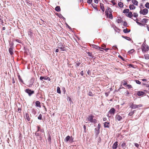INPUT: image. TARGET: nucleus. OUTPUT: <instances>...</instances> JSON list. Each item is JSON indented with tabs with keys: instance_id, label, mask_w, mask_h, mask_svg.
Masks as SVG:
<instances>
[{
	"instance_id": "obj_13",
	"label": "nucleus",
	"mask_w": 149,
	"mask_h": 149,
	"mask_svg": "<svg viewBox=\"0 0 149 149\" xmlns=\"http://www.w3.org/2000/svg\"><path fill=\"white\" fill-rule=\"evenodd\" d=\"M128 13L127 15V16L130 18H131L133 16L132 12H129Z\"/></svg>"
},
{
	"instance_id": "obj_30",
	"label": "nucleus",
	"mask_w": 149,
	"mask_h": 149,
	"mask_svg": "<svg viewBox=\"0 0 149 149\" xmlns=\"http://www.w3.org/2000/svg\"><path fill=\"white\" fill-rule=\"evenodd\" d=\"M73 139L72 137H70V139H69V141L70 142H72L73 141Z\"/></svg>"
},
{
	"instance_id": "obj_47",
	"label": "nucleus",
	"mask_w": 149,
	"mask_h": 149,
	"mask_svg": "<svg viewBox=\"0 0 149 149\" xmlns=\"http://www.w3.org/2000/svg\"><path fill=\"white\" fill-rule=\"evenodd\" d=\"M118 57L120 58H121V59H122V60H123V57L120 56V55H119L118 56Z\"/></svg>"
},
{
	"instance_id": "obj_50",
	"label": "nucleus",
	"mask_w": 149,
	"mask_h": 149,
	"mask_svg": "<svg viewBox=\"0 0 149 149\" xmlns=\"http://www.w3.org/2000/svg\"><path fill=\"white\" fill-rule=\"evenodd\" d=\"M56 52H59V49H56Z\"/></svg>"
},
{
	"instance_id": "obj_26",
	"label": "nucleus",
	"mask_w": 149,
	"mask_h": 149,
	"mask_svg": "<svg viewBox=\"0 0 149 149\" xmlns=\"http://www.w3.org/2000/svg\"><path fill=\"white\" fill-rule=\"evenodd\" d=\"M145 6L147 8H149V3H147L145 4Z\"/></svg>"
},
{
	"instance_id": "obj_55",
	"label": "nucleus",
	"mask_w": 149,
	"mask_h": 149,
	"mask_svg": "<svg viewBox=\"0 0 149 149\" xmlns=\"http://www.w3.org/2000/svg\"><path fill=\"white\" fill-rule=\"evenodd\" d=\"M147 29L148 31H149V27L148 26L147 27Z\"/></svg>"
},
{
	"instance_id": "obj_52",
	"label": "nucleus",
	"mask_w": 149,
	"mask_h": 149,
	"mask_svg": "<svg viewBox=\"0 0 149 149\" xmlns=\"http://www.w3.org/2000/svg\"><path fill=\"white\" fill-rule=\"evenodd\" d=\"M142 81H146V79H142Z\"/></svg>"
},
{
	"instance_id": "obj_10",
	"label": "nucleus",
	"mask_w": 149,
	"mask_h": 149,
	"mask_svg": "<svg viewBox=\"0 0 149 149\" xmlns=\"http://www.w3.org/2000/svg\"><path fill=\"white\" fill-rule=\"evenodd\" d=\"M144 94V92L142 91H139L137 93V95L139 96L142 95H143Z\"/></svg>"
},
{
	"instance_id": "obj_32",
	"label": "nucleus",
	"mask_w": 149,
	"mask_h": 149,
	"mask_svg": "<svg viewBox=\"0 0 149 149\" xmlns=\"http://www.w3.org/2000/svg\"><path fill=\"white\" fill-rule=\"evenodd\" d=\"M134 113V111H131L129 113L128 115L130 116H131Z\"/></svg>"
},
{
	"instance_id": "obj_40",
	"label": "nucleus",
	"mask_w": 149,
	"mask_h": 149,
	"mask_svg": "<svg viewBox=\"0 0 149 149\" xmlns=\"http://www.w3.org/2000/svg\"><path fill=\"white\" fill-rule=\"evenodd\" d=\"M89 95V96H92V93L91 92H89L88 93V94Z\"/></svg>"
},
{
	"instance_id": "obj_61",
	"label": "nucleus",
	"mask_w": 149,
	"mask_h": 149,
	"mask_svg": "<svg viewBox=\"0 0 149 149\" xmlns=\"http://www.w3.org/2000/svg\"><path fill=\"white\" fill-rule=\"evenodd\" d=\"M105 95H106V96H107L108 95L106 93L105 94Z\"/></svg>"
},
{
	"instance_id": "obj_37",
	"label": "nucleus",
	"mask_w": 149,
	"mask_h": 149,
	"mask_svg": "<svg viewBox=\"0 0 149 149\" xmlns=\"http://www.w3.org/2000/svg\"><path fill=\"white\" fill-rule=\"evenodd\" d=\"M127 86L129 88H132V86L130 84L127 85Z\"/></svg>"
},
{
	"instance_id": "obj_23",
	"label": "nucleus",
	"mask_w": 149,
	"mask_h": 149,
	"mask_svg": "<svg viewBox=\"0 0 149 149\" xmlns=\"http://www.w3.org/2000/svg\"><path fill=\"white\" fill-rule=\"evenodd\" d=\"M9 51L11 54H12L13 53V51L12 49L10 48L9 49Z\"/></svg>"
},
{
	"instance_id": "obj_45",
	"label": "nucleus",
	"mask_w": 149,
	"mask_h": 149,
	"mask_svg": "<svg viewBox=\"0 0 149 149\" xmlns=\"http://www.w3.org/2000/svg\"><path fill=\"white\" fill-rule=\"evenodd\" d=\"M135 146L137 148L139 146V145L138 144L136 143L135 144Z\"/></svg>"
},
{
	"instance_id": "obj_21",
	"label": "nucleus",
	"mask_w": 149,
	"mask_h": 149,
	"mask_svg": "<svg viewBox=\"0 0 149 149\" xmlns=\"http://www.w3.org/2000/svg\"><path fill=\"white\" fill-rule=\"evenodd\" d=\"M118 5L119 6L120 8H122L123 6V3L121 2H119L118 3Z\"/></svg>"
},
{
	"instance_id": "obj_57",
	"label": "nucleus",
	"mask_w": 149,
	"mask_h": 149,
	"mask_svg": "<svg viewBox=\"0 0 149 149\" xmlns=\"http://www.w3.org/2000/svg\"><path fill=\"white\" fill-rule=\"evenodd\" d=\"M131 0H127V1H130Z\"/></svg>"
},
{
	"instance_id": "obj_1",
	"label": "nucleus",
	"mask_w": 149,
	"mask_h": 149,
	"mask_svg": "<svg viewBox=\"0 0 149 149\" xmlns=\"http://www.w3.org/2000/svg\"><path fill=\"white\" fill-rule=\"evenodd\" d=\"M93 116L92 115H90L87 118L86 120V123L91 122V123H95L96 122V120L93 118Z\"/></svg>"
},
{
	"instance_id": "obj_28",
	"label": "nucleus",
	"mask_w": 149,
	"mask_h": 149,
	"mask_svg": "<svg viewBox=\"0 0 149 149\" xmlns=\"http://www.w3.org/2000/svg\"><path fill=\"white\" fill-rule=\"evenodd\" d=\"M144 56L146 59H149V55H144Z\"/></svg>"
},
{
	"instance_id": "obj_51",
	"label": "nucleus",
	"mask_w": 149,
	"mask_h": 149,
	"mask_svg": "<svg viewBox=\"0 0 149 149\" xmlns=\"http://www.w3.org/2000/svg\"><path fill=\"white\" fill-rule=\"evenodd\" d=\"M127 84V83L126 82H124L123 83V85H126Z\"/></svg>"
},
{
	"instance_id": "obj_11",
	"label": "nucleus",
	"mask_w": 149,
	"mask_h": 149,
	"mask_svg": "<svg viewBox=\"0 0 149 149\" xmlns=\"http://www.w3.org/2000/svg\"><path fill=\"white\" fill-rule=\"evenodd\" d=\"M132 3L134 4V5L137 6L138 4V1L136 0H132Z\"/></svg>"
},
{
	"instance_id": "obj_24",
	"label": "nucleus",
	"mask_w": 149,
	"mask_h": 149,
	"mask_svg": "<svg viewBox=\"0 0 149 149\" xmlns=\"http://www.w3.org/2000/svg\"><path fill=\"white\" fill-rule=\"evenodd\" d=\"M56 10L57 11H59L60 10V8L59 6H57L55 8Z\"/></svg>"
},
{
	"instance_id": "obj_9",
	"label": "nucleus",
	"mask_w": 149,
	"mask_h": 149,
	"mask_svg": "<svg viewBox=\"0 0 149 149\" xmlns=\"http://www.w3.org/2000/svg\"><path fill=\"white\" fill-rule=\"evenodd\" d=\"M115 111V110L113 108H111L109 111V112L111 114H114Z\"/></svg>"
},
{
	"instance_id": "obj_59",
	"label": "nucleus",
	"mask_w": 149,
	"mask_h": 149,
	"mask_svg": "<svg viewBox=\"0 0 149 149\" xmlns=\"http://www.w3.org/2000/svg\"><path fill=\"white\" fill-rule=\"evenodd\" d=\"M15 83V81L14 80H13V83Z\"/></svg>"
},
{
	"instance_id": "obj_18",
	"label": "nucleus",
	"mask_w": 149,
	"mask_h": 149,
	"mask_svg": "<svg viewBox=\"0 0 149 149\" xmlns=\"http://www.w3.org/2000/svg\"><path fill=\"white\" fill-rule=\"evenodd\" d=\"M58 48L61 49V51H63L65 50V47L63 46L61 47H58Z\"/></svg>"
},
{
	"instance_id": "obj_5",
	"label": "nucleus",
	"mask_w": 149,
	"mask_h": 149,
	"mask_svg": "<svg viewBox=\"0 0 149 149\" xmlns=\"http://www.w3.org/2000/svg\"><path fill=\"white\" fill-rule=\"evenodd\" d=\"M26 92L29 94V96H30L32 94H33L34 93L33 91L29 89L26 90Z\"/></svg>"
},
{
	"instance_id": "obj_56",
	"label": "nucleus",
	"mask_w": 149,
	"mask_h": 149,
	"mask_svg": "<svg viewBox=\"0 0 149 149\" xmlns=\"http://www.w3.org/2000/svg\"><path fill=\"white\" fill-rule=\"evenodd\" d=\"M20 110L19 109H18V111H19V112H20V111H20Z\"/></svg>"
},
{
	"instance_id": "obj_4",
	"label": "nucleus",
	"mask_w": 149,
	"mask_h": 149,
	"mask_svg": "<svg viewBox=\"0 0 149 149\" xmlns=\"http://www.w3.org/2000/svg\"><path fill=\"white\" fill-rule=\"evenodd\" d=\"M142 106L141 104L136 105L132 104L131 106V107L132 109H134L136 108H139Z\"/></svg>"
},
{
	"instance_id": "obj_60",
	"label": "nucleus",
	"mask_w": 149,
	"mask_h": 149,
	"mask_svg": "<svg viewBox=\"0 0 149 149\" xmlns=\"http://www.w3.org/2000/svg\"><path fill=\"white\" fill-rule=\"evenodd\" d=\"M3 29L4 30V29H5V28H4V27H3Z\"/></svg>"
},
{
	"instance_id": "obj_48",
	"label": "nucleus",
	"mask_w": 149,
	"mask_h": 149,
	"mask_svg": "<svg viewBox=\"0 0 149 149\" xmlns=\"http://www.w3.org/2000/svg\"><path fill=\"white\" fill-rule=\"evenodd\" d=\"M102 46L103 47H106V45H102Z\"/></svg>"
},
{
	"instance_id": "obj_63",
	"label": "nucleus",
	"mask_w": 149,
	"mask_h": 149,
	"mask_svg": "<svg viewBox=\"0 0 149 149\" xmlns=\"http://www.w3.org/2000/svg\"><path fill=\"white\" fill-rule=\"evenodd\" d=\"M100 51H103L102 50V49H100Z\"/></svg>"
},
{
	"instance_id": "obj_35",
	"label": "nucleus",
	"mask_w": 149,
	"mask_h": 149,
	"mask_svg": "<svg viewBox=\"0 0 149 149\" xmlns=\"http://www.w3.org/2000/svg\"><path fill=\"white\" fill-rule=\"evenodd\" d=\"M92 1V0H88L87 3H88L91 4Z\"/></svg>"
},
{
	"instance_id": "obj_44",
	"label": "nucleus",
	"mask_w": 149,
	"mask_h": 149,
	"mask_svg": "<svg viewBox=\"0 0 149 149\" xmlns=\"http://www.w3.org/2000/svg\"><path fill=\"white\" fill-rule=\"evenodd\" d=\"M67 100H69V101H71V98H70V97H68L67 98Z\"/></svg>"
},
{
	"instance_id": "obj_64",
	"label": "nucleus",
	"mask_w": 149,
	"mask_h": 149,
	"mask_svg": "<svg viewBox=\"0 0 149 149\" xmlns=\"http://www.w3.org/2000/svg\"><path fill=\"white\" fill-rule=\"evenodd\" d=\"M100 51H103L102 50V49H100Z\"/></svg>"
},
{
	"instance_id": "obj_12",
	"label": "nucleus",
	"mask_w": 149,
	"mask_h": 149,
	"mask_svg": "<svg viewBox=\"0 0 149 149\" xmlns=\"http://www.w3.org/2000/svg\"><path fill=\"white\" fill-rule=\"evenodd\" d=\"M109 123L106 122L104 124V127H105L108 128L109 127Z\"/></svg>"
},
{
	"instance_id": "obj_31",
	"label": "nucleus",
	"mask_w": 149,
	"mask_h": 149,
	"mask_svg": "<svg viewBox=\"0 0 149 149\" xmlns=\"http://www.w3.org/2000/svg\"><path fill=\"white\" fill-rule=\"evenodd\" d=\"M42 115L41 114H40L38 117V119H40V120H41L42 119Z\"/></svg>"
},
{
	"instance_id": "obj_16",
	"label": "nucleus",
	"mask_w": 149,
	"mask_h": 149,
	"mask_svg": "<svg viewBox=\"0 0 149 149\" xmlns=\"http://www.w3.org/2000/svg\"><path fill=\"white\" fill-rule=\"evenodd\" d=\"M130 30H128L127 29H124L123 30V31L124 33H127L130 31Z\"/></svg>"
},
{
	"instance_id": "obj_58",
	"label": "nucleus",
	"mask_w": 149,
	"mask_h": 149,
	"mask_svg": "<svg viewBox=\"0 0 149 149\" xmlns=\"http://www.w3.org/2000/svg\"><path fill=\"white\" fill-rule=\"evenodd\" d=\"M84 128H86V127L85 125H84Z\"/></svg>"
},
{
	"instance_id": "obj_43",
	"label": "nucleus",
	"mask_w": 149,
	"mask_h": 149,
	"mask_svg": "<svg viewBox=\"0 0 149 149\" xmlns=\"http://www.w3.org/2000/svg\"><path fill=\"white\" fill-rule=\"evenodd\" d=\"M114 0H112L111 1V2L113 4V5H115L116 4V3H115L114 2Z\"/></svg>"
},
{
	"instance_id": "obj_3",
	"label": "nucleus",
	"mask_w": 149,
	"mask_h": 149,
	"mask_svg": "<svg viewBox=\"0 0 149 149\" xmlns=\"http://www.w3.org/2000/svg\"><path fill=\"white\" fill-rule=\"evenodd\" d=\"M148 12V10L146 8H145L143 10H141L140 11V13L143 15H146L147 14Z\"/></svg>"
},
{
	"instance_id": "obj_49",
	"label": "nucleus",
	"mask_w": 149,
	"mask_h": 149,
	"mask_svg": "<svg viewBox=\"0 0 149 149\" xmlns=\"http://www.w3.org/2000/svg\"><path fill=\"white\" fill-rule=\"evenodd\" d=\"M103 120L104 121H106L107 120V118H103Z\"/></svg>"
},
{
	"instance_id": "obj_14",
	"label": "nucleus",
	"mask_w": 149,
	"mask_h": 149,
	"mask_svg": "<svg viewBox=\"0 0 149 149\" xmlns=\"http://www.w3.org/2000/svg\"><path fill=\"white\" fill-rule=\"evenodd\" d=\"M135 7L133 5H130V10H133L135 9Z\"/></svg>"
},
{
	"instance_id": "obj_8",
	"label": "nucleus",
	"mask_w": 149,
	"mask_h": 149,
	"mask_svg": "<svg viewBox=\"0 0 149 149\" xmlns=\"http://www.w3.org/2000/svg\"><path fill=\"white\" fill-rule=\"evenodd\" d=\"M44 79V80H50V79L49 77L46 78L45 77H40V80H42V79Z\"/></svg>"
},
{
	"instance_id": "obj_41",
	"label": "nucleus",
	"mask_w": 149,
	"mask_h": 149,
	"mask_svg": "<svg viewBox=\"0 0 149 149\" xmlns=\"http://www.w3.org/2000/svg\"><path fill=\"white\" fill-rule=\"evenodd\" d=\"M109 17L111 19L112 18V15L111 14H110L109 15Z\"/></svg>"
},
{
	"instance_id": "obj_29",
	"label": "nucleus",
	"mask_w": 149,
	"mask_h": 149,
	"mask_svg": "<svg viewBox=\"0 0 149 149\" xmlns=\"http://www.w3.org/2000/svg\"><path fill=\"white\" fill-rule=\"evenodd\" d=\"M123 38H125V39H127V40H130V38L129 37H124V36H123Z\"/></svg>"
},
{
	"instance_id": "obj_7",
	"label": "nucleus",
	"mask_w": 149,
	"mask_h": 149,
	"mask_svg": "<svg viewBox=\"0 0 149 149\" xmlns=\"http://www.w3.org/2000/svg\"><path fill=\"white\" fill-rule=\"evenodd\" d=\"M118 146V143L117 142H116L113 144L112 148L113 149H116Z\"/></svg>"
},
{
	"instance_id": "obj_39",
	"label": "nucleus",
	"mask_w": 149,
	"mask_h": 149,
	"mask_svg": "<svg viewBox=\"0 0 149 149\" xmlns=\"http://www.w3.org/2000/svg\"><path fill=\"white\" fill-rule=\"evenodd\" d=\"M101 49H104L106 52H107L109 49V48L103 49V48H101Z\"/></svg>"
},
{
	"instance_id": "obj_27",
	"label": "nucleus",
	"mask_w": 149,
	"mask_h": 149,
	"mask_svg": "<svg viewBox=\"0 0 149 149\" xmlns=\"http://www.w3.org/2000/svg\"><path fill=\"white\" fill-rule=\"evenodd\" d=\"M26 119L27 120H28L29 121L30 120V118L29 117V116L27 114H26Z\"/></svg>"
},
{
	"instance_id": "obj_6",
	"label": "nucleus",
	"mask_w": 149,
	"mask_h": 149,
	"mask_svg": "<svg viewBox=\"0 0 149 149\" xmlns=\"http://www.w3.org/2000/svg\"><path fill=\"white\" fill-rule=\"evenodd\" d=\"M116 119L119 121L122 118V117L119 115H117L116 116Z\"/></svg>"
},
{
	"instance_id": "obj_54",
	"label": "nucleus",
	"mask_w": 149,
	"mask_h": 149,
	"mask_svg": "<svg viewBox=\"0 0 149 149\" xmlns=\"http://www.w3.org/2000/svg\"><path fill=\"white\" fill-rule=\"evenodd\" d=\"M98 128L99 129L100 127V124H98Z\"/></svg>"
},
{
	"instance_id": "obj_22",
	"label": "nucleus",
	"mask_w": 149,
	"mask_h": 149,
	"mask_svg": "<svg viewBox=\"0 0 149 149\" xmlns=\"http://www.w3.org/2000/svg\"><path fill=\"white\" fill-rule=\"evenodd\" d=\"M129 12V10L127 9H126L123 10V13H128Z\"/></svg>"
},
{
	"instance_id": "obj_20",
	"label": "nucleus",
	"mask_w": 149,
	"mask_h": 149,
	"mask_svg": "<svg viewBox=\"0 0 149 149\" xmlns=\"http://www.w3.org/2000/svg\"><path fill=\"white\" fill-rule=\"evenodd\" d=\"M57 92L58 93H59V94H60L61 93L60 89V88L59 87H57Z\"/></svg>"
},
{
	"instance_id": "obj_2",
	"label": "nucleus",
	"mask_w": 149,
	"mask_h": 149,
	"mask_svg": "<svg viewBox=\"0 0 149 149\" xmlns=\"http://www.w3.org/2000/svg\"><path fill=\"white\" fill-rule=\"evenodd\" d=\"M141 48L143 52H145L149 50L148 47L144 44H142Z\"/></svg>"
},
{
	"instance_id": "obj_38",
	"label": "nucleus",
	"mask_w": 149,
	"mask_h": 149,
	"mask_svg": "<svg viewBox=\"0 0 149 149\" xmlns=\"http://www.w3.org/2000/svg\"><path fill=\"white\" fill-rule=\"evenodd\" d=\"M122 22V21L121 19H118L117 20V22L119 23H121Z\"/></svg>"
},
{
	"instance_id": "obj_15",
	"label": "nucleus",
	"mask_w": 149,
	"mask_h": 149,
	"mask_svg": "<svg viewBox=\"0 0 149 149\" xmlns=\"http://www.w3.org/2000/svg\"><path fill=\"white\" fill-rule=\"evenodd\" d=\"M69 139H70V136H68L65 138V141L66 142H67L69 140Z\"/></svg>"
},
{
	"instance_id": "obj_36",
	"label": "nucleus",
	"mask_w": 149,
	"mask_h": 149,
	"mask_svg": "<svg viewBox=\"0 0 149 149\" xmlns=\"http://www.w3.org/2000/svg\"><path fill=\"white\" fill-rule=\"evenodd\" d=\"M134 17H136L138 16V15L137 13H134Z\"/></svg>"
},
{
	"instance_id": "obj_42",
	"label": "nucleus",
	"mask_w": 149,
	"mask_h": 149,
	"mask_svg": "<svg viewBox=\"0 0 149 149\" xmlns=\"http://www.w3.org/2000/svg\"><path fill=\"white\" fill-rule=\"evenodd\" d=\"M94 2L96 3H97L98 2V0H94Z\"/></svg>"
},
{
	"instance_id": "obj_33",
	"label": "nucleus",
	"mask_w": 149,
	"mask_h": 149,
	"mask_svg": "<svg viewBox=\"0 0 149 149\" xmlns=\"http://www.w3.org/2000/svg\"><path fill=\"white\" fill-rule=\"evenodd\" d=\"M125 143H123L121 144V146L123 148L125 147Z\"/></svg>"
},
{
	"instance_id": "obj_62",
	"label": "nucleus",
	"mask_w": 149,
	"mask_h": 149,
	"mask_svg": "<svg viewBox=\"0 0 149 149\" xmlns=\"http://www.w3.org/2000/svg\"><path fill=\"white\" fill-rule=\"evenodd\" d=\"M105 95H106V96H107L108 95L106 93L105 94Z\"/></svg>"
},
{
	"instance_id": "obj_17",
	"label": "nucleus",
	"mask_w": 149,
	"mask_h": 149,
	"mask_svg": "<svg viewBox=\"0 0 149 149\" xmlns=\"http://www.w3.org/2000/svg\"><path fill=\"white\" fill-rule=\"evenodd\" d=\"M40 103L38 101H36V106L39 107H40Z\"/></svg>"
},
{
	"instance_id": "obj_19",
	"label": "nucleus",
	"mask_w": 149,
	"mask_h": 149,
	"mask_svg": "<svg viewBox=\"0 0 149 149\" xmlns=\"http://www.w3.org/2000/svg\"><path fill=\"white\" fill-rule=\"evenodd\" d=\"M100 6L102 10L103 11H104V6H103V4H102L100 3Z\"/></svg>"
},
{
	"instance_id": "obj_34",
	"label": "nucleus",
	"mask_w": 149,
	"mask_h": 149,
	"mask_svg": "<svg viewBox=\"0 0 149 149\" xmlns=\"http://www.w3.org/2000/svg\"><path fill=\"white\" fill-rule=\"evenodd\" d=\"M136 83L137 84H140L141 83L140 82V81L139 80H136L135 81Z\"/></svg>"
},
{
	"instance_id": "obj_53",
	"label": "nucleus",
	"mask_w": 149,
	"mask_h": 149,
	"mask_svg": "<svg viewBox=\"0 0 149 149\" xmlns=\"http://www.w3.org/2000/svg\"><path fill=\"white\" fill-rule=\"evenodd\" d=\"M127 24L126 22H124V26H126V25Z\"/></svg>"
},
{
	"instance_id": "obj_46",
	"label": "nucleus",
	"mask_w": 149,
	"mask_h": 149,
	"mask_svg": "<svg viewBox=\"0 0 149 149\" xmlns=\"http://www.w3.org/2000/svg\"><path fill=\"white\" fill-rule=\"evenodd\" d=\"M96 49H98V48H99V49H100L101 48H100V47H99V46H96V47H95Z\"/></svg>"
},
{
	"instance_id": "obj_25",
	"label": "nucleus",
	"mask_w": 149,
	"mask_h": 149,
	"mask_svg": "<svg viewBox=\"0 0 149 149\" xmlns=\"http://www.w3.org/2000/svg\"><path fill=\"white\" fill-rule=\"evenodd\" d=\"M134 49H132L130 51L128 52V53L129 54H131L134 52Z\"/></svg>"
}]
</instances>
